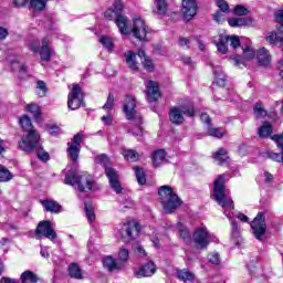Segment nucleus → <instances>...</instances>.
<instances>
[{
	"instance_id": "56",
	"label": "nucleus",
	"mask_w": 283,
	"mask_h": 283,
	"mask_svg": "<svg viewBox=\"0 0 283 283\" xmlns=\"http://www.w3.org/2000/svg\"><path fill=\"white\" fill-rule=\"evenodd\" d=\"M179 45L184 48V50H189V48H191V40L189 38H180Z\"/></svg>"
},
{
	"instance_id": "62",
	"label": "nucleus",
	"mask_w": 283,
	"mask_h": 283,
	"mask_svg": "<svg viewBox=\"0 0 283 283\" xmlns=\"http://www.w3.org/2000/svg\"><path fill=\"white\" fill-rule=\"evenodd\" d=\"M214 21H216L217 23H223V21H224V15H223L222 11H217V12L214 13Z\"/></svg>"
},
{
	"instance_id": "55",
	"label": "nucleus",
	"mask_w": 283,
	"mask_h": 283,
	"mask_svg": "<svg viewBox=\"0 0 283 283\" xmlns=\"http://www.w3.org/2000/svg\"><path fill=\"white\" fill-rule=\"evenodd\" d=\"M103 109H114V95L112 93H109Z\"/></svg>"
},
{
	"instance_id": "42",
	"label": "nucleus",
	"mask_w": 283,
	"mask_h": 283,
	"mask_svg": "<svg viewBox=\"0 0 283 283\" xmlns=\"http://www.w3.org/2000/svg\"><path fill=\"white\" fill-rule=\"evenodd\" d=\"M25 109L33 114L35 120H39V118H41V107L38 104H27Z\"/></svg>"
},
{
	"instance_id": "19",
	"label": "nucleus",
	"mask_w": 283,
	"mask_h": 283,
	"mask_svg": "<svg viewBox=\"0 0 283 283\" xmlns=\"http://www.w3.org/2000/svg\"><path fill=\"white\" fill-rule=\"evenodd\" d=\"M103 265L107 271H120L123 269V263H119L112 255H107L103 259Z\"/></svg>"
},
{
	"instance_id": "43",
	"label": "nucleus",
	"mask_w": 283,
	"mask_h": 283,
	"mask_svg": "<svg viewBox=\"0 0 283 283\" xmlns=\"http://www.w3.org/2000/svg\"><path fill=\"white\" fill-rule=\"evenodd\" d=\"M129 261V250L122 248L118 252V261L119 264H122V269L123 266H125V264H127V262Z\"/></svg>"
},
{
	"instance_id": "51",
	"label": "nucleus",
	"mask_w": 283,
	"mask_h": 283,
	"mask_svg": "<svg viewBox=\"0 0 283 283\" xmlns=\"http://www.w3.org/2000/svg\"><path fill=\"white\" fill-rule=\"evenodd\" d=\"M95 163L97 165H103V167H107L109 165V157H107V155H97L95 157Z\"/></svg>"
},
{
	"instance_id": "41",
	"label": "nucleus",
	"mask_w": 283,
	"mask_h": 283,
	"mask_svg": "<svg viewBox=\"0 0 283 283\" xmlns=\"http://www.w3.org/2000/svg\"><path fill=\"white\" fill-rule=\"evenodd\" d=\"M271 134H273V126H271L268 122H265L259 128V136L260 138H266V136H271Z\"/></svg>"
},
{
	"instance_id": "12",
	"label": "nucleus",
	"mask_w": 283,
	"mask_h": 283,
	"mask_svg": "<svg viewBox=\"0 0 283 283\" xmlns=\"http://www.w3.org/2000/svg\"><path fill=\"white\" fill-rule=\"evenodd\" d=\"M132 33L135 39H138V41H147V34H149V27H147L145 20L136 18L133 22Z\"/></svg>"
},
{
	"instance_id": "1",
	"label": "nucleus",
	"mask_w": 283,
	"mask_h": 283,
	"mask_svg": "<svg viewBox=\"0 0 283 283\" xmlns=\"http://www.w3.org/2000/svg\"><path fill=\"white\" fill-rule=\"evenodd\" d=\"M39 140H41L39 133L31 132L29 135L21 139L19 143V148L27 153L35 150L38 158L43 163H46V160H50V154L43 150V147H41Z\"/></svg>"
},
{
	"instance_id": "35",
	"label": "nucleus",
	"mask_w": 283,
	"mask_h": 283,
	"mask_svg": "<svg viewBox=\"0 0 283 283\" xmlns=\"http://www.w3.org/2000/svg\"><path fill=\"white\" fill-rule=\"evenodd\" d=\"M20 125L24 132L29 133L28 136H30V134H32V132H34V134H36V130L32 129V120H30V117H28V115H23L20 118Z\"/></svg>"
},
{
	"instance_id": "9",
	"label": "nucleus",
	"mask_w": 283,
	"mask_h": 283,
	"mask_svg": "<svg viewBox=\"0 0 283 283\" xmlns=\"http://www.w3.org/2000/svg\"><path fill=\"white\" fill-rule=\"evenodd\" d=\"M35 237L38 240L46 238L51 242H55L59 234H56L51 221H41L35 229Z\"/></svg>"
},
{
	"instance_id": "26",
	"label": "nucleus",
	"mask_w": 283,
	"mask_h": 283,
	"mask_svg": "<svg viewBox=\"0 0 283 283\" xmlns=\"http://www.w3.org/2000/svg\"><path fill=\"white\" fill-rule=\"evenodd\" d=\"M126 65L132 72H138V62H136V53L128 51L125 53Z\"/></svg>"
},
{
	"instance_id": "18",
	"label": "nucleus",
	"mask_w": 283,
	"mask_h": 283,
	"mask_svg": "<svg viewBox=\"0 0 283 283\" xmlns=\"http://www.w3.org/2000/svg\"><path fill=\"white\" fill-rule=\"evenodd\" d=\"M157 271L156 263L148 261L135 272L136 277H151Z\"/></svg>"
},
{
	"instance_id": "3",
	"label": "nucleus",
	"mask_w": 283,
	"mask_h": 283,
	"mask_svg": "<svg viewBox=\"0 0 283 283\" xmlns=\"http://www.w3.org/2000/svg\"><path fill=\"white\" fill-rule=\"evenodd\" d=\"M65 185H71V187H74V185H77L78 191H92V188L94 187V179L92 178V175L87 172H81L76 171V169H71L64 179Z\"/></svg>"
},
{
	"instance_id": "14",
	"label": "nucleus",
	"mask_w": 283,
	"mask_h": 283,
	"mask_svg": "<svg viewBox=\"0 0 283 283\" xmlns=\"http://www.w3.org/2000/svg\"><path fill=\"white\" fill-rule=\"evenodd\" d=\"M251 228L256 240H262V235L266 233V222L264 213L260 212L251 222Z\"/></svg>"
},
{
	"instance_id": "39",
	"label": "nucleus",
	"mask_w": 283,
	"mask_h": 283,
	"mask_svg": "<svg viewBox=\"0 0 283 283\" xmlns=\"http://www.w3.org/2000/svg\"><path fill=\"white\" fill-rule=\"evenodd\" d=\"M166 156H167V154L165 153L164 149H159V150L155 151L153 155V163H154L155 167H158L159 165H161V163H165Z\"/></svg>"
},
{
	"instance_id": "34",
	"label": "nucleus",
	"mask_w": 283,
	"mask_h": 283,
	"mask_svg": "<svg viewBox=\"0 0 283 283\" xmlns=\"http://www.w3.org/2000/svg\"><path fill=\"white\" fill-rule=\"evenodd\" d=\"M177 229L184 242H186V244H189V242H191V233L189 232V229H187L182 223H178Z\"/></svg>"
},
{
	"instance_id": "7",
	"label": "nucleus",
	"mask_w": 283,
	"mask_h": 283,
	"mask_svg": "<svg viewBox=\"0 0 283 283\" xmlns=\"http://www.w3.org/2000/svg\"><path fill=\"white\" fill-rule=\"evenodd\" d=\"M253 59H255V49H253L251 44H242L241 50L232 57L234 65L238 67H240V65H247V63L253 61Z\"/></svg>"
},
{
	"instance_id": "6",
	"label": "nucleus",
	"mask_w": 283,
	"mask_h": 283,
	"mask_svg": "<svg viewBox=\"0 0 283 283\" xmlns=\"http://www.w3.org/2000/svg\"><path fill=\"white\" fill-rule=\"evenodd\" d=\"M140 235V223L137 221H127L122 227V240L129 243Z\"/></svg>"
},
{
	"instance_id": "38",
	"label": "nucleus",
	"mask_w": 283,
	"mask_h": 283,
	"mask_svg": "<svg viewBox=\"0 0 283 283\" xmlns=\"http://www.w3.org/2000/svg\"><path fill=\"white\" fill-rule=\"evenodd\" d=\"M70 277H74V280H83V272H81V268L76 263H72L69 266Z\"/></svg>"
},
{
	"instance_id": "5",
	"label": "nucleus",
	"mask_w": 283,
	"mask_h": 283,
	"mask_svg": "<svg viewBox=\"0 0 283 283\" xmlns=\"http://www.w3.org/2000/svg\"><path fill=\"white\" fill-rule=\"evenodd\" d=\"M196 109L193 105L174 106L169 112V119L174 125H182L185 123V116L193 117Z\"/></svg>"
},
{
	"instance_id": "20",
	"label": "nucleus",
	"mask_w": 283,
	"mask_h": 283,
	"mask_svg": "<svg viewBox=\"0 0 283 283\" xmlns=\"http://www.w3.org/2000/svg\"><path fill=\"white\" fill-rule=\"evenodd\" d=\"M265 41L270 43V45H279L283 50V27L282 30H280L279 33L269 32Z\"/></svg>"
},
{
	"instance_id": "31",
	"label": "nucleus",
	"mask_w": 283,
	"mask_h": 283,
	"mask_svg": "<svg viewBox=\"0 0 283 283\" xmlns=\"http://www.w3.org/2000/svg\"><path fill=\"white\" fill-rule=\"evenodd\" d=\"M213 158L218 163V165L229 163V153H227L224 148H220L213 154Z\"/></svg>"
},
{
	"instance_id": "8",
	"label": "nucleus",
	"mask_w": 283,
	"mask_h": 283,
	"mask_svg": "<svg viewBox=\"0 0 283 283\" xmlns=\"http://www.w3.org/2000/svg\"><path fill=\"white\" fill-rule=\"evenodd\" d=\"M123 112L127 120H138L143 123V116L136 111V98L134 96H126L123 104Z\"/></svg>"
},
{
	"instance_id": "59",
	"label": "nucleus",
	"mask_w": 283,
	"mask_h": 283,
	"mask_svg": "<svg viewBox=\"0 0 283 283\" xmlns=\"http://www.w3.org/2000/svg\"><path fill=\"white\" fill-rule=\"evenodd\" d=\"M208 260L211 264H220V254L212 252L208 255Z\"/></svg>"
},
{
	"instance_id": "44",
	"label": "nucleus",
	"mask_w": 283,
	"mask_h": 283,
	"mask_svg": "<svg viewBox=\"0 0 283 283\" xmlns=\"http://www.w3.org/2000/svg\"><path fill=\"white\" fill-rule=\"evenodd\" d=\"M35 94L40 98H43V96H45L48 94V86L45 85V82H43V81L36 82Z\"/></svg>"
},
{
	"instance_id": "16",
	"label": "nucleus",
	"mask_w": 283,
	"mask_h": 283,
	"mask_svg": "<svg viewBox=\"0 0 283 283\" xmlns=\"http://www.w3.org/2000/svg\"><path fill=\"white\" fill-rule=\"evenodd\" d=\"M146 96L149 103H156L160 98V90L158 82L147 81L146 82Z\"/></svg>"
},
{
	"instance_id": "27",
	"label": "nucleus",
	"mask_w": 283,
	"mask_h": 283,
	"mask_svg": "<svg viewBox=\"0 0 283 283\" xmlns=\"http://www.w3.org/2000/svg\"><path fill=\"white\" fill-rule=\"evenodd\" d=\"M207 136H212V138H222L227 136V130L224 128L213 127V125L207 126Z\"/></svg>"
},
{
	"instance_id": "17",
	"label": "nucleus",
	"mask_w": 283,
	"mask_h": 283,
	"mask_svg": "<svg viewBox=\"0 0 283 283\" xmlns=\"http://www.w3.org/2000/svg\"><path fill=\"white\" fill-rule=\"evenodd\" d=\"M105 172L109 180V185L112 189L115 192L120 193V191H123V187H120V181H118V172L114 168H109V167L105 168Z\"/></svg>"
},
{
	"instance_id": "54",
	"label": "nucleus",
	"mask_w": 283,
	"mask_h": 283,
	"mask_svg": "<svg viewBox=\"0 0 283 283\" xmlns=\"http://www.w3.org/2000/svg\"><path fill=\"white\" fill-rule=\"evenodd\" d=\"M234 14H238L239 17H244V14H249V10L244 8V6L238 4L234 8Z\"/></svg>"
},
{
	"instance_id": "53",
	"label": "nucleus",
	"mask_w": 283,
	"mask_h": 283,
	"mask_svg": "<svg viewBox=\"0 0 283 283\" xmlns=\"http://www.w3.org/2000/svg\"><path fill=\"white\" fill-rule=\"evenodd\" d=\"M275 19L277 23H281V25L279 27L277 32H274V34H280V30L283 28V10L276 11Z\"/></svg>"
},
{
	"instance_id": "36",
	"label": "nucleus",
	"mask_w": 283,
	"mask_h": 283,
	"mask_svg": "<svg viewBox=\"0 0 283 283\" xmlns=\"http://www.w3.org/2000/svg\"><path fill=\"white\" fill-rule=\"evenodd\" d=\"M122 155L128 163H136L140 159V154L134 149L124 150Z\"/></svg>"
},
{
	"instance_id": "22",
	"label": "nucleus",
	"mask_w": 283,
	"mask_h": 283,
	"mask_svg": "<svg viewBox=\"0 0 283 283\" xmlns=\"http://www.w3.org/2000/svg\"><path fill=\"white\" fill-rule=\"evenodd\" d=\"M256 59L260 65H264L265 67L271 65V54L269 53V50L264 48L256 51Z\"/></svg>"
},
{
	"instance_id": "23",
	"label": "nucleus",
	"mask_w": 283,
	"mask_h": 283,
	"mask_svg": "<svg viewBox=\"0 0 283 283\" xmlns=\"http://www.w3.org/2000/svg\"><path fill=\"white\" fill-rule=\"evenodd\" d=\"M49 43L50 39L44 38L42 40V46L40 50V56L42 61H50V59H52V50H50Z\"/></svg>"
},
{
	"instance_id": "40",
	"label": "nucleus",
	"mask_w": 283,
	"mask_h": 283,
	"mask_svg": "<svg viewBox=\"0 0 283 283\" xmlns=\"http://www.w3.org/2000/svg\"><path fill=\"white\" fill-rule=\"evenodd\" d=\"M177 277L178 280H181V282H193L195 280L193 273L187 270L177 271Z\"/></svg>"
},
{
	"instance_id": "64",
	"label": "nucleus",
	"mask_w": 283,
	"mask_h": 283,
	"mask_svg": "<svg viewBox=\"0 0 283 283\" xmlns=\"http://www.w3.org/2000/svg\"><path fill=\"white\" fill-rule=\"evenodd\" d=\"M49 134L51 136H59V134H61V128L57 126H53V127L49 128Z\"/></svg>"
},
{
	"instance_id": "11",
	"label": "nucleus",
	"mask_w": 283,
	"mask_h": 283,
	"mask_svg": "<svg viewBox=\"0 0 283 283\" xmlns=\"http://www.w3.org/2000/svg\"><path fill=\"white\" fill-rule=\"evenodd\" d=\"M83 91L78 84H73V88L69 93L67 107L69 109H78L83 105Z\"/></svg>"
},
{
	"instance_id": "15",
	"label": "nucleus",
	"mask_w": 283,
	"mask_h": 283,
	"mask_svg": "<svg viewBox=\"0 0 283 283\" xmlns=\"http://www.w3.org/2000/svg\"><path fill=\"white\" fill-rule=\"evenodd\" d=\"M181 12L186 21H191L198 12V3L196 0H182Z\"/></svg>"
},
{
	"instance_id": "32",
	"label": "nucleus",
	"mask_w": 283,
	"mask_h": 283,
	"mask_svg": "<svg viewBox=\"0 0 283 283\" xmlns=\"http://www.w3.org/2000/svg\"><path fill=\"white\" fill-rule=\"evenodd\" d=\"M213 74H214L216 84L219 85L220 87H224V85H227V76L222 72V69L220 67L214 69Z\"/></svg>"
},
{
	"instance_id": "45",
	"label": "nucleus",
	"mask_w": 283,
	"mask_h": 283,
	"mask_svg": "<svg viewBox=\"0 0 283 283\" xmlns=\"http://www.w3.org/2000/svg\"><path fill=\"white\" fill-rule=\"evenodd\" d=\"M99 43L106 48L108 52H114V41L107 35H102L99 38Z\"/></svg>"
},
{
	"instance_id": "48",
	"label": "nucleus",
	"mask_w": 283,
	"mask_h": 283,
	"mask_svg": "<svg viewBox=\"0 0 283 283\" xmlns=\"http://www.w3.org/2000/svg\"><path fill=\"white\" fill-rule=\"evenodd\" d=\"M254 115L256 118H262L266 116V111L264 109V106H262V103H256L253 108Z\"/></svg>"
},
{
	"instance_id": "52",
	"label": "nucleus",
	"mask_w": 283,
	"mask_h": 283,
	"mask_svg": "<svg viewBox=\"0 0 283 283\" xmlns=\"http://www.w3.org/2000/svg\"><path fill=\"white\" fill-rule=\"evenodd\" d=\"M111 9L117 13V17H123L120 14L123 12V2L120 0H116Z\"/></svg>"
},
{
	"instance_id": "57",
	"label": "nucleus",
	"mask_w": 283,
	"mask_h": 283,
	"mask_svg": "<svg viewBox=\"0 0 283 283\" xmlns=\"http://www.w3.org/2000/svg\"><path fill=\"white\" fill-rule=\"evenodd\" d=\"M104 17H105V19H108V21H114V19L116 21V19H118L117 13L115 11H113L112 9L106 10L104 13Z\"/></svg>"
},
{
	"instance_id": "21",
	"label": "nucleus",
	"mask_w": 283,
	"mask_h": 283,
	"mask_svg": "<svg viewBox=\"0 0 283 283\" xmlns=\"http://www.w3.org/2000/svg\"><path fill=\"white\" fill-rule=\"evenodd\" d=\"M115 23L120 32V34H129L132 29L129 28V20L125 15H118Z\"/></svg>"
},
{
	"instance_id": "25",
	"label": "nucleus",
	"mask_w": 283,
	"mask_h": 283,
	"mask_svg": "<svg viewBox=\"0 0 283 283\" xmlns=\"http://www.w3.org/2000/svg\"><path fill=\"white\" fill-rule=\"evenodd\" d=\"M138 56L142 59L143 67L146 69L147 72H154V62L151 59H149V56H147V54H145L144 50L138 51Z\"/></svg>"
},
{
	"instance_id": "63",
	"label": "nucleus",
	"mask_w": 283,
	"mask_h": 283,
	"mask_svg": "<svg viewBox=\"0 0 283 283\" xmlns=\"http://www.w3.org/2000/svg\"><path fill=\"white\" fill-rule=\"evenodd\" d=\"M200 118H201L202 123L207 124V127H209V125H211V117H209V114L202 113Z\"/></svg>"
},
{
	"instance_id": "30",
	"label": "nucleus",
	"mask_w": 283,
	"mask_h": 283,
	"mask_svg": "<svg viewBox=\"0 0 283 283\" xmlns=\"http://www.w3.org/2000/svg\"><path fill=\"white\" fill-rule=\"evenodd\" d=\"M29 4L32 12H43L45 6H48V0H30Z\"/></svg>"
},
{
	"instance_id": "47",
	"label": "nucleus",
	"mask_w": 283,
	"mask_h": 283,
	"mask_svg": "<svg viewBox=\"0 0 283 283\" xmlns=\"http://www.w3.org/2000/svg\"><path fill=\"white\" fill-rule=\"evenodd\" d=\"M229 25H231V28H240L242 25H247V19L244 18H230L228 20Z\"/></svg>"
},
{
	"instance_id": "4",
	"label": "nucleus",
	"mask_w": 283,
	"mask_h": 283,
	"mask_svg": "<svg viewBox=\"0 0 283 283\" xmlns=\"http://www.w3.org/2000/svg\"><path fill=\"white\" fill-rule=\"evenodd\" d=\"M158 193L159 202H161L166 213H174V211H176V209L182 205V201L180 198H178V195H176L174 189L169 186H161Z\"/></svg>"
},
{
	"instance_id": "49",
	"label": "nucleus",
	"mask_w": 283,
	"mask_h": 283,
	"mask_svg": "<svg viewBox=\"0 0 283 283\" xmlns=\"http://www.w3.org/2000/svg\"><path fill=\"white\" fill-rule=\"evenodd\" d=\"M135 176L137 178V181L139 185H145L147 182V179L145 178V172H143V169L140 167L136 166L134 167Z\"/></svg>"
},
{
	"instance_id": "50",
	"label": "nucleus",
	"mask_w": 283,
	"mask_h": 283,
	"mask_svg": "<svg viewBox=\"0 0 283 283\" xmlns=\"http://www.w3.org/2000/svg\"><path fill=\"white\" fill-rule=\"evenodd\" d=\"M85 213L88 222H94L96 220V214L94 213V208H92V205L85 203Z\"/></svg>"
},
{
	"instance_id": "10",
	"label": "nucleus",
	"mask_w": 283,
	"mask_h": 283,
	"mask_svg": "<svg viewBox=\"0 0 283 283\" xmlns=\"http://www.w3.org/2000/svg\"><path fill=\"white\" fill-rule=\"evenodd\" d=\"M196 249H207L209 242H211V235L207 228H197L192 234Z\"/></svg>"
},
{
	"instance_id": "60",
	"label": "nucleus",
	"mask_w": 283,
	"mask_h": 283,
	"mask_svg": "<svg viewBox=\"0 0 283 283\" xmlns=\"http://www.w3.org/2000/svg\"><path fill=\"white\" fill-rule=\"evenodd\" d=\"M218 8L221 10V12H229V3L224 0H219L217 2Z\"/></svg>"
},
{
	"instance_id": "46",
	"label": "nucleus",
	"mask_w": 283,
	"mask_h": 283,
	"mask_svg": "<svg viewBox=\"0 0 283 283\" xmlns=\"http://www.w3.org/2000/svg\"><path fill=\"white\" fill-rule=\"evenodd\" d=\"M12 180V174L8 168L4 166L0 165V182H8Z\"/></svg>"
},
{
	"instance_id": "29",
	"label": "nucleus",
	"mask_w": 283,
	"mask_h": 283,
	"mask_svg": "<svg viewBox=\"0 0 283 283\" xmlns=\"http://www.w3.org/2000/svg\"><path fill=\"white\" fill-rule=\"evenodd\" d=\"M228 43H230V48L235 52V55L242 50L243 42L240 41L238 35H228Z\"/></svg>"
},
{
	"instance_id": "58",
	"label": "nucleus",
	"mask_w": 283,
	"mask_h": 283,
	"mask_svg": "<svg viewBox=\"0 0 283 283\" xmlns=\"http://www.w3.org/2000/svg\"><path fill=\"white\" fill-rule=\"evenodd\" d=\"M135 122V125H137V127L135 128V130H130L132 134L134 136H143V127H140V125H143V118H142V123H139L138 120H133Z\"/></svg>"
},
{
	"instance_id": "61",
	"label": "nucleus",
	"mask_w": 283,
	"mask_h": 283,
	"mask_svg": "<svg viewBox=\"0 0 283 283\" xmlns=\"http://www.w3.org/2000/svg\"><path fill=\"white\" fill-rule=\"evenodd\" d=\"M31 0H13V6L15 8H25L30 3Z\"/></svg>"
},
{
	"instance_id": "24",
	"label": "nucleus",
	"mask_w": 283,
	"mask_h": 283,
	"mask_svg": "<svg viewBox=\"0 0 283 283\" xmlns=\"http://www.w3.org/2000/svg\"><path fill=\"white\" fill-rule=\"evenodd\" d=\"M229 35H219L216 45H217V50L220 54H227L229 52Z\"/></svg>"
},
{
	"instance_id": "28",
	"label": "nucleus",
	"mask_w": 283,
	"mask_h": 283,
	"mask_svg": "<svg viewBox=\"0 0 283 283\" xmlns=\"http://www.w3.org/2000/svg\"><path fill=\"white\" fill-rule=\"evenodd\" d=\"M42 206L50 213H61V205L54 200H43Z\"/></svg>"
},
{
	"instance_id": "33",
	"label": "nucleus",
	"mask_w": 283,
	"mask_h": 283,
	"mask_svg": "<svg viewBox=\"0 0 283 283\" xmlns=\"http://www.w3.org/2000/svg\"><path fill=\"white\" fill-rule=\"evenodd\" d=\"M156 6V13L159 14V17H165L167 12H169V4H167L166 0H155Z\"/></svg>"
},
{
	"instance_id": "37",
	"label": "nucleus",
	"mask_w": 283,
	"mask_h": 283,
	"mask_svg": "<svg viewBox=\"0 0 283 283\" xmlns=\"http://www.w3.org/2000/svg\"><path fill=\"white\" fill-rule=\"evenodd\" d=\"M20 280L22 283H36L39 282V276L32 271H25L21 274Z\"/></svg>"
},
{
	"instance_id": "2",
	"label": "nucleus",
	"mask_w": 283,
	"mask_h": 283,
	"mask_svg": "<svg viewBox=\"0 0 283 283\" xmlns=\"http://www.w3.org/2000/svg\"><path fill=\"white\" fill-rule=\"evenodd\" d=\"M213 198L216 202L222 207V209H224V216L229 218V214H227V209H235V206L233 205V199L229 197V190L224 188V175H220L214 180Z\"/></svg>"
},
{
	"instance_id": "13",
	"label": "nucleus",
	"mask_w": 283,
	"mask_h": 283,
	"mask_svg": "<svg viewBox=\"0 0 283 283\" xmlns=\"http://www.w3.org/2000/svg\"><path fill=\"white\" fill-rule=\"evenodd\" d=\"M83 134L77 133L76 135H74L72 142L67 144V155L73 163H76V160H78V154H81V144L83 143Z\"/></svg>"
}]
</instances>
